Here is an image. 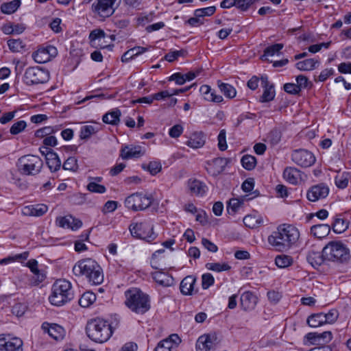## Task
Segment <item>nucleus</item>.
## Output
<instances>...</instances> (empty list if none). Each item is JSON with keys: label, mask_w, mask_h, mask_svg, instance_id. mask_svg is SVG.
<instances>
[{"label": "nucleus", "mask_w": 351, "mask_h": 351, "mask_svg": "<svg viewBox=\"0 0 351 351\" xmlns=\"http://www.w3.org/2000/svg\"><path fill=\"white\" fill-rule=\"evenodd\" d=\"M299 237L300 232L296 227L283 223L268 237L267 241L276 250L286 252L298 241Z\"/></svg>", "instance_id": "obj_1"}, {"label": "nucleus", "mask_w": 351, "mask_h": 351, "mask_svg": "<svg viewBox=\"0 0 351 351\" xmlns=\"http://www.w3.org/2000/svg\"><path fill=\"white\" fill-rule=\"evenodd\" d=\"M75 276H85L93 285H99L104 280L103 271L100 265L92 258H85L77 262L73 267Z\"/></svg>", "instance_id": "obj_2"}, {"label": "nucleus", "mask_w": 351, "mask_h": 351, "mask_svg": "<svg viewBox=\"0 0 351 351\" xmlns=\"http://www.w3.org/2000/svg\"><path fill=\"white\" fill-rule=\"evenodd\" d=\"M85 330L87 337L97 343L106 342L112 335L108 321L99 317L88 320Z\"/></svg>", "instance_id": "obj_3"}, {"label": "nucleus", "mask_w": 351, "mask_h": 351, "mask_svg": "<svg viewBox=\"0 0 351 351\" xmlns=\"http://www.w3.org/2000/svg\"><path fill=\"white\" fill-rule=\"evenodd\" d=\"M323 252L327 262L337 264L347 263L351 258L349 249L341 241L329 242L323 247Z\"/></svg>", "instance_id": "obj_4"}, {"label": "nucleus", "mask_w": 351, "mask_h": 351, "mask_svg": "<svg viewBox=\"0 0 351 351\" xmlns=\"http://www.w3.org/2000/svg\"><path fill=\"white\" fill-rule=\"evenodd\" d=\"M73 298V291L70 282L60 279L53 283L51 293L49 297V302L52 305H64Z\"/></svg>", "instance_id": "obj_5"}, {"label": "nucleus", "mask_w": 351, "mask_h": 351, "mask_svg": "<svg viewBox=\"0 0 351 351\" xmlns=\"http://www.w3.org/2000/svg\"><path fill=\"white\" fill-rule=\"evenodd\" d=\"M43 165L42 159L35 155L28 154L21 156L17 162L19 171L25 176H35L39 173Z\"/></svg>", "instance_id": "obj_6"}, {"label": "nucleus", "mask_w": 351, "mask_h": 351, "mask_svg": "<svg viewBox=\"0 0 351 351\" xmlns=\"http://www.w3.org/2000/svg\"><path fill=\"white\" fill-rule=\"evenodd\" d=\"M153 201L154 198L151 194L137 192L127 197L124 203L128 209L136 212L147 209L152 205Z\"/></svg>", "instance_id": "obj_7"}, {"label": "nucleus", "mask_w": 351, "mask_h": 351, "mask_svg": "<svg viewBox=\"0 0 351 351\" xmlns=\"http://www.w3.org/2000/svg\"><path fill=\"white\" fill-rule=\"evenodd\" d=\"M49 80V73L38 66L27 68L24 73L23 81L27 86H34L47 83Z\"/></svg>", "instance_id": "obj_8"}, {"label": "nucleus", "mask_w": 351, "mask_h": 351, "mask_svg": "<svg viewBox=\"0 0 351 351\" xmlns=\"http://www.w3.org/2000/svg\"><path fill=\"white\" fill-rule=\"evenodd\" d=\"M125 304L128 307H149V297L137 288L128 290L125 293Z\"/></svg>", "instance_id": "obj_9"}, {"label": "nucleus", "mask_w": 351, "mask_h": 351, "mask_svg": "<svg viewBox=\"0 0 351 351\" xmlns=\"http://www.w3.org/2000/svg\"><path fill=\"white\" fill-rule=\"evenodd\" d=\"M130 231L132 237L148 242L152 241L156 237L153 232V226L145 222L132 223L130 226Z\"/></svg>", "instance_id": "obj_10"}, {"label": "nucleus", "mask_w": 351, "mask_h": 351, "mask_svg": "<svg viewBox=\"0 0 351 351\" xmlns=\"http://www.w3.org/2000/svg\"><path fill=\"white\" fill-rule=\"evenodd\" d=\"M293 162L302 167H308L315 162V157L309 151L300 149L294 150L291 154Z\"/></svg>", "instance_id": "obj_11"}, {"label": "nucleus", "mask_w": 351, "mask_h": 351, "mask_svg": "<svg viewBox=\"0 0 351 351\" xmlns=\"http://www.w3.org/2000/svg\"><path fill=\"white\" fill-rule=\"evenodd\" d=\"M114 3L115 0H97L92 5V9L101 17H109L114 12Z\"/></svg>", "instance_id": "obj_12"}, {"label": "nucleus", "mask_w": 351, "mask_h": 351, "mask_svg": "<svg viewBox=\"0 0 351 351\" xmlns=\"http://www.w3.org/2000/svg\"><path fill=\"white\" fill-rule=\"evenodd\" d=\"M328 193V186L324 183H319L309 188L306 193V198L310 202H317L326 198Z\"/></svg>", "instance_id": "obj_13"}, {"label": "nucleus", "mask_w": 351, "mask_h": 351, "mask_svg": "<svg viewBox=\"0 0 351 351\" xmlns=\"http://www.w3.org/2000/svg\"><path fill=\"white\" fill-rule=\"evenodd\" d=\"M23 341L18 337H5L4 334L0 335V350L23 351Z\"/></svg>", "instance_id": "obj_14"}, {"label": "nucleus", "mask_w": 351, "mask_h": 351, "mask_svg": "<svg viewBox=\"0 0 351 351\" xmlns=\"http://www.w3.org/2000/svg\"><path fill=\"white\" fill-rule=\"evenodd\" d=\"M304 338L313 345L324 346L332 340V334L330 331H324L321 333L308 332Z\"/></svg>", "instance_id": "obj_15"}, {"label": "nucleus", "mask_w": 351, "mask_h": 351, "mask_svg": "<svg viewBox=\"0 0 351 351\" xmlns=\"http://www.w3.org/2000/svg\"><path fill=\"white\" fill-rule=\"evenodd\" d=\"M228 162V159L225 158H216L206 162V169L209 174L217 176L224 171Z\"/></svg>", "instance_id": "obj_16"}, {"label": "nucleus", "mask_w": 351, "mask_h": 351, "mask_svg": "<svg viewBox=\"0 0 351 351\" xmlns=\"http://www.w3.org/2000/svg\"><path fill=\"white\" fill-rule=\"evenodd\" d=\"M56 223L60 227L71 228L73 230H77L82 226L81 220L74 218L71 215L57 218Z\"/></svg>", "instance_id": "obj_17"}, {"label": "nucleus", "mask_w": 351, "mask_h": 351, "mask_svg": "<svg viewBox=\"0 0 351 351\" xmlns=\"http://www.w3.org/2000/svg\"><path fill=\"white\" fill-rule=\"evenodd\" d=\"M214 336L204 335L200 336L196 342L197 351H210L215 349Z\"/></svg>", "instance_id": "obj_18"}, {"label": "nucleus", "mask_w": 351, "mask_h": 351, "mask_svg": "<svg viewBox=\"0 0 351 351\" xmlns=\"http://www.w3.org/2000/svg\"><path fill=\"white\" fill-rule=\"evenodd\" d=\"M306 260L314 268L321 266L324 262H327L324 256L323 250L320 253L315 249H310L306 254Z\"/></svg>", "instance_id": "obj_19"}, {"label": "nucleus", "mask_w": 351, "mask_h": 351, "mask_svg": "<svg viewBox=\"0 0 351 351\" xmlns=\"http://www.w3.org/2000/svg\"><path fill=\"white\" fill-rule=\"evenodd\" d=\"M145 152L141 146H125L121 150L120 156L123 160H128L132 158H139L144 154Z\"/></svg>", "instance_id": "obj_20"}, {"label": "nucleus", "mask_w": 351, "mask_h": 351, "mask_svg": "<svg viewBox=\"0 0 351 351\" xmlns=\"http://www.w3.org/2000/svg\"><path fill=\"white\" fill-rule=\"evenodd\" d=\"M42 329L47 332L49 335L56 341L62 339L64 336V329L61 326L53 324L49 325L48 323H43Z\"/></svg>", "instance_id": "obj_21"}, {"label": "nucleus", "mask_w": 351, "mask_h": 351, "mask_svg": "<svg viewBox=\"0 0 351 351\" xmlns=\"http://www.w3.org/2000/svg\"><path fill=\"white\" fill-rule=\"evenodd\" d=\"M283 178L290 184H298L302 180V172L295 167H286L283 171Z\"/></svg>", "instance_id": "obj_22"}, {"label": "nucleus", "mask_w": 351, "mask_h": 351, "mask_svg": "<svg viewBox=\"0 0 351 351\" xmlns=\"http://www.w3.org/2000/svg\"><path fill=\"white\" fill-rule=\"evenodd\" d=\"M199 91L206 101L215 103H220L223 101L222 96L217 95L215 90H212L210 86L208 85H202Z\"/></svg>", "instance_id": "obj_23"}, {"label": "nucleus", "mask_w": 351, "mask_h": 351, "mask_svg": "<svg viewBox=\"0 0 351 351\" xmlns=\"http://www.w3.org/2000/svg\"><path fill=\"white\" fill-rule=\"evenodd\" d=\"M188 186L191 193L197 196H203L207 191L206 184L197 179L189 180Z\"/></svg>", "instance_id": "obj_24"}, {"label": "nucleus", "mask_w": 351, "mask_h": 351, "mask_svg": "<svg viewBox=\"0 0 351 351\" xmlns=\"http://www.w3.org/2000/svg\"><path fill=\"white\" fill-rule=\"evenodd\" d=\"M48 207L45 204H37L25 206L23 209V213L25 215L40 217L47 213Z\"/></svg>", "instance_id": "obj_25"}, {"label": "nucleus", "mask_w": 351, "mask_h": 351, "mask_svg": "<svg viewBox=\"0 0 351 351\" xmlns=\"http://www.w3.org/2000/svg\"><path fill=\"white\" fill-rule=\"evenodd\" d=\"M194 276H186L180 282V291L184 295H191L194 290V285L196 282Z\"/></svg>", "instance_id": "obj_26"}, {"label": "nucleus", "mask_w": 351, "mask_h": 351, "mask_svg": "<svg viewBox=\"0 0 351 351\" xmlns=\"http://www.w3.org/2000/svg\"><path fill=\"white\" fill-rule=\"evenodd\" d=\"M205 143L204 134L202 132H196L192 134L187 141L186 145L192 148L197 149L202 147Z\"/></svg>", "instance_id": "obj_27"}, {"label": "nucleus", "mask_w": 351, "mask_h": 351, "mask_svg": "<svg viewBox=\"0 0 351 351\" xmlns=\"http://www.w3.org/2000/svg\"><path fill=\"white\" fill-rule=\"evenodd\" d=\"M331 226L328 224H317L311 228V233L316 238L326 237L330 232Z\"/></svg>", "instance_id": "obj_28"}, {"label": "nucleus", "mask_w": 351, "mask_h": 351, "mask_svg": "<svg viewBox=\"0 0 351 351\" xmlns=\"http://www.w3.org/2000/svg\"><path fill=\"white\" fill-rule=\"evenodd\" d=\"M121 112L120 110L116 108L110 112L106 113L102 118L105 123L117 125L120 121Z\"/></svg>", "instance_id": "obj_29"}, {"label": "nucleus", "mask_w": 351, "mask_h": 351, "mask_svg": "<svg viewBox=\"0 0 351 351\" xmlns=\"http://www.w3.org/2000/svg\"><path fill=\"white\" fill-rule=\"evenodd\" d=\"M152 277L158 284L164 287H168L172 284L173 278L167 273L156 271L152 274Z\"/></svg>", "instance_id": "obj_30"}, {"label": "nucleus", "mask_w": 351, "mask_h": 351, "mask_svg": "<svg viewBox=\"0 0 351 351\" xmlns=\"http://www.w3.org/2000/svg\"><path fill=\"white\" fill-rule=\"evenodd\" d=\"M319 64L315 58H308L296 63L295 66L300 71H312Z\"/></svg>", "instance_id": "obj_31"}, {"label": "nucleus", "mask_w": 351, "mask_h": 351, "mask_svg": "<svg viewBox=\"0 0 351 351\" xmlns=\"http://www.w3.org/2000/svg\"><path fill=\"white\" fill-rule=\"evenodd\" d=\"M244 224L250 228H256L263 224V218L261 215H249L243 218Z\"/></svg>", "instance_id": "obj_32"}, {"label": "nucleus", "mask_w": 351, "mask_h": 351, "mask_svg": "<svg viewBox=\"0 0 351 351\" xmlns=\"http://www.w3.org/2000/svg\"><path fill=\"white\" fill-rule=\"evenodd\" d=\"M240 300L243 307H252L256 304L258 298L252 292L246 291L241 295Z\"/></svg>", "instance_id": "obj_33"}, {"label": "nucleus", "mask_w": 351, "mask_h": 351, "mask_svg": "<svg viewBox=\"0 0 351 351\" xmlns=\"http://www.w3.org/2000/svg\"><path fill=\"white\" fill-rule=\"evenodd\" d=\"M47 155L48 158H46V163L51 171L55 172L59 170L61 167V160L58 154L54 152Z\"/></svg>", "instance_id": "obj_34"}, {"label": "nucleus", "mask_w": 351, "mask_h": 351, "mask_svg": "<svg viewBox=\"0 0 351 351\" xmlns=\"http://www.w3.org/2000/svg\"><path fill=\"white\" fill-rule=\"evenodd\" d=\"M20 0H12L1 4V11L5 14H11L14 13L21 5Z\"/></svg>", "instance_id": "obj_35"}, {"label": "nucleus", "mask_w": 351, "mask_h": 351, "mask_svg": "<svg viewBox=\"0 0 351 351\" xmlns=\"http://www.w3.org/2000/svg\"><path fill=\"white\" fill-rule=\"evenodd\" d=\"M96 295L92 291L84 293L79 299L78 303L80 307H89L96 301Z\"/></svg>", "instance_id": "obj_36"}, {"label": "nucleus", "mask_w": 351, "mask_h": 351, "mask_svg": "<svg viewBox=\"0 0 351 351\" xmlns=\"http://www.w3.org/2000/svg\"><path fill=\"white\" fill-rule=\"evenodd\" d=\"M324 313H319L311 315L307 319V324L310 327L316 328L326 324V319H324Z\"/></svg>", "instance_id": "obj_37"}, {"label": "nucleus", "mask_w": 351, "mask_h": 351, "mask_svg": "<svg viewBox=\"0 0 351 351\" xmlns=\"http://www.w3.org/2000/svg\"><path fill=\"white\" fill-rule=\"evenodd\" d=\"M99 131L98 128H95L90 125H84L80 129V138L82 140H88L92 135L96 134Z\"/></svg>", "instance_id": "obj_38"}, {"label": "nucleus", "mask_w": 351, "mask_h": 351, "mask_svg": "<svg viewBox=\"0 0 351 351\" xmlns=\"http://www.w3.org/2000/svg\"><path fill=\"white\" fill-rule=\"evenodd\" d=\"M10 50L14 53L22 52L25 49V44L21 39H10L8 40Z\"/></svg>", "instance_id": "obj_39"}, {"label": "nucleus", "mask_w": 351, "mask_h": 351, "mask_svg": "<svg viewBox=\"0 0 351 351\" xmlns=\"http://www.w3.org/2000/svg\"><path fill=\"white\" fill-rule=\"evenodd\" d=\"M281 137L282 133L280 130L274 128L268 133L265 141L270 143L271 145H276L280 143Z\"/></svg>", "instance_id": "obj_40"}, {"label": "nucleus", "mask_w": 351, "mask_h": 351, "mask_svg": "<svg viewBox=\"0 0 351 351\" xmlns=\"http://www.w3.org/2000/svg\"><path fill=\"white\" fill-rule=\"evenodd\" d=\"M283 47V44L281 43H277L267 47L264 50L262 58H265L266 60L267 57L274 56L275 54H278Z\"/></svg>", "instance_id": "obj_41"}, {"label": "nucleus", "mask_w": 351, "mask_h": 351, "mask_svg": "<svg viewBox=\"0 0 351 351\" xmlns=\"http://www.w3.org/2000/svg\"><path fill=\"white\" fill-rule=\"evenodd\" d=\"M32 57L34 60L40 64H43L49 61V56L45 51L43 47L39 48L36 51L33 53Z\"/></svg>", "instance_id": "obj_42"}, {"label": "nucleus", "mask_w": 351, "mask_h": 351, "mask_svg": "<svg viewBox=\"0 0 351 351\" xmlns=\"http://www.w3.org/2000/svg\"><path fill=\"white\" fill-rule=\"evenodd\" d=\"M218 86L221 92L223 93L226 97L232 99L236 96V90L232 85L219 82Z\"/></svg>", "instance_id": "obj_43"}, {"label": "nucleus", "mask_w": 351, "mask_h": 351, "mask_svg": "<svg viewBox=\"0 0 351 351\" xmlns=\"http://www.w3.org/2000/svg\"><path fill=\"white\" fill-rule=\"evenodd\" d=\"M331 226L335 233H342L348 228V223L343 219L336 218Z\"/></svg>", "instance_id": "obj_44"}, {"label": "nucleus", "mask_w": 351, "mask_h": 351, "mask_svg": "<svg viewBox=\"0 0 351 351\" xmlns=\"http://www.w3.org/2000/svg\"><path fill=\"white\" fill-rule=\"evenodd\" d=\"M206 267L209 270L217 272L228 271L231 268L230 266L226 263H208L206 264Z\"/></svg>", "instance_id": "obj_45"}, {"label": "nucleus", "mask_w": 351, "mask_h": 351, "mask_svg": "<svg viewBox=\"0 0 351 351\" xmlns=\"http://www.w3.org/2000/svg\"><path fill=\"white\" fill-rule=\"evenodd\" d=\"M275 263L277 267L285 268L292 264L293 258L288 255H278L275 258Z\"/></svg>", "instance_id": "obj_46"}, {"label": "nucleus", "mask_w": 351, "mask_h": 351, "mask_svg": "<svg viewBox=\"0 0 351 351\" xmlns=\"http://www.w3.org/2000/svg\"><path fill=\"white\" fill-rule=\"evenodd\" d=\"M241 161L243 168L248 171L252 170L256 167V159L253 156L245 155L242 157Z\"/></svg>", "instance_id": "obj_47"}, {"label": "nucleus", "mask_w": 351, "mask_h": 351, "mask_svg": "<svg viewBox=\"0 0 351 351\" xmlns=\"http://www.w3.org/2000/svg\"><path fill=\"white\" fill-rule=\"evenodd\" d=\"M142 168L147 170L152 176H154L161 171L162 166L160 162L152 161L148 165L143 164Z\"/></svg>", "instance_id": "obj_48"}, {"label": "nucleus", "mask_w": 351, "mask_h": 351, "mask_svg": "<svg viewBox=\"0 0 351 351\" xmlns=\"http://www.w3.org/2000/svg\"><path fill=\"white\" fill-rule=\"evenodd\" d=\"M27 266L29 268V269L34 274L37 276L38 280L39 282H42L44 280L45 276L40 272V270L38 268V261L36 260H29L27 263Z\"/></svg>", "instance_id": "obj_49"}, {"label": "nucleus", "mask_w": 351, "mask_h": 351, "mask_svg": "<svg viewBox=\"0 0 351 351\" xmlns=\"http://www.w3.org/2000/svg\"><path fill=\"white\" fill-rule=\"evenodd\" d=\"M276 95L274 90V86H270L269 88H264L262 96L259 101L261 103H265L272 101Z\"/></svg>", "instance_id": "obj_50"}, {"label": "nucleus", "mask_w": 351, "mask_h": 351, "mask_svg": "<svg viewBox=\"0 0 351 351\" xmlns=\"http://www.w3.org/2000/svg\"><path fill=\"white\" fill-rule=\"evenodd\" d=\"M216 11V7L215 6H210L207 8H199L196 9L194 11V16H199L200 18L204 16H210Z\"/></svg>", "instance_id": "obj_51"}, {"label": "nucleus", "mask_w": 351, "mask_h": 351, "mask_svg": "<svg viewBox=\"0 0 351 351\" xmlns=\"http://www.w3.org/2000/svg\"><path fill=\"white\" fill-rule=\"evenodd\" d=\"M56 129L51 126H46L37 130L35 132V136L37 138H46L56 132Z\"/></svg>", "instance_id": "obj_52"}, {"label": "nucleus", "mask_w": 351, "mask_h": 351, "mask_svg": "<svg viewBox=\"0 0 351 351\" xmlns=\"http://www.w3.org/2000/svg\"><path fill=\"white\" fill-rule=\"evenodd\" d=\"M242 204L243 201H241L237 198H232L230 199L227 206V210L228 213L234 214L238 210V209L239 208Z\"/></svg>", "instance_id": "obj_53"}, {"label": "nucleus", "mask_w": 351, "mask_h": 351, "mask_svg": "<svg viewBox=\"0 0 351 351\" xmlns=\"http://www.w3.org/2000/svg\"><path fill=\"white\" fill-rule=\"evenodd\" d=\"M27 127V123L25 121H19L14 123L10 128V132L13 135H16L23 132Z\"/></svg>", "instance_id": "obj_54"}, {"label": "nucleus", "mask_w": 351, "mask_h": 351, "mask_svg": "<svg viewBox=\"0 0 351 351\" xmlns=\"http://www.w3.org/2000/svg\"><path fill=\"white\" fill-rule=\"evenodd\" d=\"M77 160L75 157H69L62 165V168L64 170L72 171H77Z\"/></svg>", "instance_id": "obj_55"}, {"label": "nucleus", "mask_w": 351, "mask_h": 351, "mask_svg": "<svg viewBox=\"0 0 351 351\" xmlns=\"http://www.w3.org/2000/svg\"><path fill=\"white\" fill-rule=\"evenodd\" d=\"M215 282L213 275L210 273L204 274L202 276V287L203 289H207Z\"/></svg>", "instance_id": "obj_56"}, {"label": "nucleus", "mask_w": 351, "mask_h": 351, "mask_svg": "<svg viewBox=\"0 0 351 351\" xmlns=\"http://www.w3.org/2000/svg\"><path fill=\"white\" fill-rule=\"evenodd\" d=\"M87 189L93 193H104L106 191L105 186L96 183L95 181H91L87 185Z\"/></svg>", "instance_id": "obj_57"}, {"label": "nucleus", "mask_w": 351, "mask_h": 351, "mask_svg": "<svg viewBox=\"0 0 351 351\" xmlns=\"http://www.w3.org/2000/svg\"><path fill=\"white\" fill-rule=\"evenodd\" d=\"M335 182L338 188L345 189L348 184V175L342 173L337 176L335 178Z\"/></svg>", "instance_id": "obj_58"}, {"label": "nucleus", "mask_w": 351, "mask_h": 351, "mask_svg": "<svg viewBox=\"0 0 351 351\" xmlns=\"http://www.w3.org/2000/svg\"><path fill=\"white\" fill-rule=\"evenodd\" d=\"M218 139V147L219 150L224 151L227 149L226 143V132L225 130H221L217 137Z\"/></svg>", "instance_id": "obj_59"}, {"label": "nucleus", "mask_w": 351, "mask_h": 351, "mask_svg": "<svg viewBox=\"0 0 351 351\" xmlns=\"http://www.w3.org/2000/svg\"><path fill=\"white\" fill-rule=\"evenodd\" d=\"M186 53L184 50L173 51L167 53L165 56V59L168 62H173L180 56H184Z\"/></svg>", "instance_id": "obj_60"}, {"label": "nucleus", "mask_w": 351, "mask_h": 351, "mask_svg": "<svg viewBox=\"0 0 351 351\" xmlns=\"http://www.w3.org/2000/svg\"><path fill=\"white\" fill-rule=\"evenodd\" d=\"M296 82V85L298 86V88H300V91L302 89L306 88L309 84H311V83L308 81V78L303 75H299L298 76H297Z\"/></svg>", "instance_id": "obj_61"}, {"label": "nucleus", "mask_w": 351, "mask_h": 351, "mask_svg": "<svg viewBox=\"0 0 351 351\" xmlns=\"http://www.w3.org/2000/svg\"><path fill=\"white\" fill-rule=\"evenodd\" d=\"M339 315L337 308H331L328 313H324L326 323H332L336 321Z\"/></svg>", "instance_id": "obj_62"}, {"label": "nucleus", "mask_w": 351, "mask_h": 351, "mask_svg": "<svg viewBox=\"0 0 351 351\" xmlns=\"http://www.w3.org/2000/svg\"><path fill=\"white\" fill-rule=\"evenodd\" d=\"M117 202L108 200L105 203L101 211L104 214H106L107 213H112L117 209Z\"/></svg>", "instance_id": "obj_63"}, {"label": "nucleus", "mask_w": 351, "mask_h": 351, "mask_svg": "<svg viewBox=\"0 0 351 351\" xmlns=\"http://www.w3.org/2000/svg\"><path fill=\"white\" fill-rule=\"evenodd\" d=\"M283 88L286 93L291 95H298L300 93L298 86L293 83H286Z\"/></svg>", "instance_id": "obj_64"}]
</instances>
